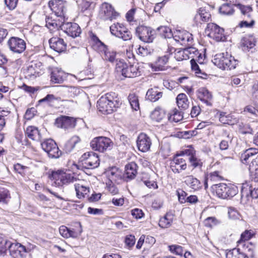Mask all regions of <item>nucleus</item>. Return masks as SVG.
<instances>
[{"mask_svg": "<svg viewBox=\"0 0 258 258\" xmlns=\"http://www.w3.org/2000/svg\"><path fill=\"white\" fill-rule=\"evenodd\" d=\"M99 16L103 20L111 21L116 19L119 16V14L115 11L110 4L104 3L100 7Z\"/></svg>", "mask_w": 258, "mask_h": 258, "instance_id": "obj_9", "label": "nucleus"}, {"mask_svg": "<svg viewBox=\"0 0 258 258\" xmlns=\"http://www.w3.org/2000/svg\"><path fill=\"white\" fill-rule=\"evenodd\" d=\"M50 47L58 53L64 51L66 49L67 44L63 39L59 37H52L49 40Z\"/></svg>", "mask_w": 258, "mask_h": 258, "instance_id": "obj_22", "label": "nucleus"}, {"mask_svg": "<svg viewBox=\"0 0 258 258\" xmlns=\"http://www.w3.org/2000/svg\"><path fill=\"white\" fill-rule=\"evenodd\" d=\"M48 5L54 13L66 16V4L63 0H51L49 2Z\"/></svg>", "mask_w": 258, "mask_h": 258, "instance_id": "obj_19", "label": "nucleus"}, {"mask_svg": "<svg viewBox=\"0 0 258 258\" xmlns=\"http://www.w3.org/2000/svg\"><path fill=\"white\" fill-rule=\"evenodd\" d=\"M176 103L181 110H186L189 107V102L185 94L180 93L176 97Z\"/></svg>", "mask_w": 258, "mask_h": 258, "instance_id": "obj_37", "label": "nucleus"}, {"mask_svg": "<svg viewBox=\"0 0 258 258\" xmlns=\"http://www.w3.org/2000/svg\"><path fill=\"white\" fill-rule=\"evenodd\" d=\"M11 243V242L0 236V253H5L7 248H9V245Z\"/></svg>", "mask_w": 258, "mask_h": 258, "instance_id": "obj_53", "label": "nucleus"}, {"mask_svg": "<svg viewBox=\"0 0 258 258\" xmlns=\"http://www.w3.org/2000/svg\"><path fill=\"white\" fill-rule=\"evenodd\" d=\"M125 27L122 24L117 23L113 24L110 27L111 33L115 36H119L121 31L125 30Z\"/></svg>", "mask_w": 258, "mask_h": 258, "instance_id": "obj_46", "label": "nucleus"}, {"mask_svg": "<svg viewBox=\"0 0 258 258\" xmlns=\"http://www.w3.org/2000/svg\"><path fill=\"white\" fill-rule=\"evenodd\" d=\"M41 145L42 149L47 153L49 157L57 158L61 155V151L53 140L47 139L43 141Z\"/></svg>", "mask_w": 258, "mask_h": 258, "instance_id": "obj_8", "label": "nucleus"}, {"mask_svg": "<svg viewBox=\"0 0 258 258\" xmlns=\"http://www.w3.org/2000/svg\"><path fill=\"white\" fill-rule=\"evenodd\" d=\"M229 217L232 220L239 219L240 217V214L234 208H230L228 211Z\"/></svg>", "mask_w": 258, "mask_h": 258, "instance_id": "obj_62", "label": "nucleus"}, {"mask_svg": "<svg viewBox=\"0 0 258 258\" xmlns=\"http://www.w3.org/2000/svg\"><path fill=\"white\" fill-rule=\"evenodd\" d=\"M128 100L133 109L138 110L140 108L139 99L135 94H130L128 96Z\"/></svg>", "mask_w": 258, "mask_h": 258, "instance_id": "obj_47", "label": "nucleus"}, {"mask_svg": "<svg viewBox=\"0 0 258 258\" xmlns=\"http://www.w3.org/2000/svg\"><path fill=\"white\" fill-rule=\"evenodd\" d=\"M198 98L207 105L211 106L212 99L211 93L205 88H200L197 92Z\"/></svg>", "mask_w": 258, "mask_h": 258, "instance_id": "obj_26", "label": "nucleus"}, {"mask_svg": "<svg viewBox=\"0 0 258 258\" xmlns=\"http://www.w3.org/2000/svg\"><path fill=\"white\" fill-rule=\"evenodd\" d=\"M51 177L54 180V184L56 186H61L63 184L77 181L71 174L63 171L58 170L52 173Z\"/></svg>", "mask_w": 258, "mask_h": 258, "instance_id": "obj_6", "label": "nucleus"}, {"mask_svg": "<svg viewBox=\"0 0 258 258\" xmlns=\"http://www.w3.org/2000/svg\"><path fill=\"white\" fill-rule=\"evenodd\" d=\"M116 37L119 38H121L124 41H127L131 39L132 35L128 29L125 27V30H123L122 31H121L120 35L117 36Z\"/></svg>", "mask_w": 258, "mask_h": 258, "instance_id": "obj_57", "label": "nucleus"}, {"mask_svg": "<svg viewBox=\"0 0 258 258\" xmlns=\"http://www.w3.org/2000/svg\"><path fill=\"white\" fill-rule=\"evenodd\" d=\"M244 248L245 252H247V255L251 257L254 256L255 245L251 242H247L244 245Z\"/></svg>", "mask_w": 258, "mask_h": 258, "instance_id": "obj_52", "label": "nucleus"}, {"mask_svg": "<svg viewBox=\"0 0 258 258\" xmlns=\"http://www.w3.org/2000/svg\"><path fill=\"white\" fill-rule=\"evenodd\" d=\"M83 167L87 169H94L99 165V159L97 154L94 152L84 153L82 157Z\"/></svg>", "mask_w": 258, "mask_h": 258, "instance_id": "obj_11", "label": "nucleus"}, {"mask_svg": "<svg viewBox=\"0 0 258 258\" xmlns=\"http://www.w3.org/2000/svg\"><path fill=\"white\" fill-rule=\"evenodd\" d=\"M9 250L10 255L14 258H23L28 252L25 246L19 243H12L9 245Z\"/></svg>", "mask_w": 258, "mask_h": 258, "instance_id": "obj_14", "label": "nucleus"}, {"mask_svg": "<svg viewBox=\"0 0 258 258\" xmlns=\"http://www.w3.org/2000/svg\"><path fill=\"white\" fill-rule=\"evenodd\" d=\"M11 199L9 191L5 188L0 187V203L7 204Z\"/></svg>", "mask_w": 258, "mask_h": 258, "instance_id": "obj_49", "label": "nucleus"}, {"mask_svg": "<svg viewBox=\"0 0 258 258\" xmlns=\"http://www.w3.org/2000/svg\"><path fill=\"white\" fill-rule=\"evenodd\" d=\"M26 135L30 139L39 141L41 139V135L38 128L34 126H28L25 131Z\"/></svg>", "mask_w": 258, "mask_h": 258, "instance_id": "obj_33", "label": "nucleus"}, {"mask_svg": "<svg viewBox=\"0 0 258 258\" xmlns=\"http://www.w3.org/2000/svg\"><path fill=\"white\" fill-rule=\"evenodd\" d=\"M131 213L133 216L137 219L142 218L144 215L142 210L137 208L132 210Z\"/></svg>", "mask_w": 258, "mask_h": 258, "instance_id": "obj_64", "label": "nucleus"}, {"mask_svg": "<svg viewBox=\"0 0 258 258\" xmlns=\"http://www.w3.org/2000/svg\"><path fill=\"white\" fill-rule=\"evenodd\" d=\"M64 72L57 68H54L51 72V81L54 83H61L63 81Z\"/></svg>", "mask_w": 258, "mask_h": 258, "instance_id": "obj_34", "label": "nucleus"}, {"mask_svg": "<svg viewBox=\"0 0 258 258\" xmlns=\"http://www.w3.org/2000/svg\"><path fill=\"white\" fill-rule=\"evenodd\" d=\"M212 61L215 66L222 70L235 69L238 64V61L227 52L216 54Z\"/></svg>", "mask_w": 258, "mask_h": 258, "instance_id": "obj_2", "label": "nucleus"}, {"mask_svg": "<svg viewBox=\"0 0 258 258\" xmlns=\"http://www.w3.org/2000/svg\"><path fill=\"white\" fill-rule=\"evenodd\" d=\"M258 160L252 159L249 165L248 169L251 176L256 179H258Z\"/></svg>", "mask_w": 258, "mask_h": 258, "instance_id": "obj_45", "label": "nucleus"}, {"mask_svg": "<svg viewBox=\"0 0 258 258\" xmlns=\"http://www.w3.org/2000/svg\"><path fill=\"white\" fill-rule=\"evenodd\" d=\"M40 66V62L38 63L32 62L29 64L24 72L26 77L33 79L41 75Z\"/></svg>", "mask_w": 258, "mask_h": 258, "instance_id": "obj_21", "label": "nucleus"}, {"mask_svg": "<svg viewBox=\"0 0 258 258\" xmlns=\"http://www.w3.org/2000/svg\"><path fill=\"white\" fill-rule=\"evenodd\" d=\"M162 96V92L159 91L156 88L149 89L146 93L147 99L152 102L158 100Z\"/></svg>", "mask_w": 258, "mask_h": 258, "instance_id": "obj_38", "label": "nucleus"}, {"mask_svg": "<svg viewBox=\"0 0 258 258\" xmlns=\"http://www.w3.org/2000/svg\"><path fill=\"white\" fill-rule=\"evenodd\" d=\"M60 234L65 238L70 237L76 238L78 233L74 229H70L64 225L60 226L59 228Z\"/></svg>", "mask_w": 258, "mask_h": 258, "instance_id": "obj_39", "label": "nucleus"}, {"mask_svg": "<svg viewBox=\"0 0 258 258\" xmlns=\"http://www.w3.org/2000/svg\"><path fill=\"white\" fill-rule=\"evenodd\" d=\"M174 57L178 61L188 59V56L185 53V48L183 49L176 50L174 54Z\"/></svg>", "mask_w": 258, "mask_h": 258, "instance_id": "obj_55", "label": "nucleus"}, {"mask_svg": "<svg viewBox=\"0 0 258 258\" xmlns=\"http://www.w3.org/2000/svg\"><path fill=\"white\" fill-rule=\"evenodd\" d=\"M55 124L57 127L68 129L74 127L76 125V122L73 117L61 116L56 119Z\"/></svg>", "mask_w": 258, "mask_h": 258, "instance_id": "obj_20", "label": "nucleus"}, {"mask_svg": "<svg viewBox=\"0 0 258 258\" xmlns=\"http://www.w3.org/2000/svg\"><path fill=\"white\" fill-rule=\"evenodd\" d=\"M239 9L243 17V20L254 19L253 10L249 6L238 5Z\"/></svg>", "mask_w": 258, "mask_h": 258, "instance_id": "obj_35", "label": "nucleus"}, {"mask_svg": "<svg viewBox=\"0 0 258 258\" xmlns=\"http://www.w3.org/2000/svg\"><path fill=\"white\" fill-rule=\"evenodd\" d=\"M119 98L114 92H109L102 96L97 101V108L103 114H111L120 105Z\"/></svg>", "mask_w": 258, "mask_h": 258, "instance_id": "obj_1", "label": "nucleus"}, {"mask_svg": "<svg viewBox=\"0 0 258 258\" xmlns=\"http://www.w3.org/2000/svg\"><path fill=\"white\" fill-rule=\"evenodd\" d=\"M90 146L94 150L103 153L111 150L113 143L109 138L101 136L94 138L90 142Z\"/></svg>", "mask_w": 258, "mask_h": 258, "instance_id": "obj_4", "label": "nucleus"}, {"mask_svg": "<svg viewBox=\"0 0 258 258\" xmlns=\"http://www.w3.org/2000/svg\"><path fill=\"white\" fill-rule=\"evenodd\" d=\"M66 16L54 14V15L48 17L46 19V26L52 30L54 29H62V26L65 24Z\"/></svg>", "mask_w": 258, "mask_h": 258, "instance_id": "obj_12", "label": "nucleus"}, {"mask_svg": "<svg viewBox=\"0 0 258 258\" xmlns=\"http://www.w3.org/2000/svg\"><path fill=\"white\" fill-rule=\"evenodd\" d=\"M8 45L11 50L14 52L20 53L26 49L25 41L19 37H12L8 41Z\"/></svg>", "mask_w": 258, "mask_h": 258, "instance_id": "obj_16", "label": "nucleus"}, {"mask_svg": "<svg viewBox=\"0 0 258 258\" xmlns=\"http://www.w3.org/2000/svg\"><path fill=\"white\" fill-rule=\"evenodd\" d=\"M207 35L216 41H223L225 39L224 29L214 23H209L206 29Z\"/></svg>", "mask_w": 258, "mask_h": 258, "instance_id": "obj_7", "label": "nucleus"}, {"mask_svg": "<svg viewBox=\"0 0 258 258\" xmlns=\"http://www.w3.org/2000/svg\"><path fill=\"white\" fill-rule=\"evenodd\" d=\"M207 177L208 179H209L211 182L219 181L222 179V177L219 175L218 171H214L210 173L207 175Z\"/></svg>", "mask_w": 258, "mask_h": 258, "instance_id": "obj_61", "label": "nucleus"}, {"mask_svg": "<svg viewBox=\"0 0 258 258\" xmlns=\"http://www.w3.org/2000/svg\"><path fill=\"white\" fill-rule=\"evenodd\" d=\"M102 50L103 51L102 57L104 60L109 61L111 63H113L114 62V61H116V62L117 61H119L117 60V59H116V51L108 49L106 45L104 47L102 48Z\"/></svg>", "mask_w": 258, "mask_h": 258, "instance_id": "obj_36", "label": "nucleus"}, {"mask_svg": "<svg viewBox=\"0 0 258 258\" xmlns=\"http://www.w3.org/2000/svg\"><path fill=\"white\" fill-rule=\"evenodd\" d=\"M165 116L164 110L160 108H156L151 114V118L157 122L160 121Z\"/></svg>", "mask_w": 258, "mask_h": 258, "instance_id": "obj_44", "label": "nucleus"}, {"mask_svg": "<svg viewBox=\"0 0 258 258\" xmlns=\"http://www.w3.org/2000/svg\"><path fill=\"white\" fill-rule=\"evenodd\" d=\"M219 223L215 217H208L204 221V225L206 227H212Z\"/></svg>", "mask_w": 258, "mask_h": 258, "instance_id": "obj_60", "label": "nucleus"}, {"mask_svg": "<svg viewBox=\"0 0 258 258\" xmlns=\"http://www.w3.org/2000/svg\"><path fill=\"white\" fill-rule=\"evenodd\" d=\"M170 250L173 252L175 253L176 254L182 255L184 253V250L182 247V246L177 245H172L169 246Z\"/></svg>", "mask_w": 258, "mask_h": 258, "instance_id": "obj_59", "label": "nucleus"}, {"mask_svg": "<svg viewBox=\"0 0 258 258\" xmlns=\"http://www.w3.org/2000/svg\"><path fill=\"white\" fill-rule=\"evenodd\" d=\"M81 141L80 138L77 136H73L64 146V150L67 153L71 152L75 148L76 145L80 143Z\"/></svg>", "mask_w": 258, "mask_h": 258, "instance_id": "obj_40", "label": "nucleus"}, {"mask_svg": "<svg viewBox=\"0 0 258 258\" xmlns=\"http://www.w3.org/2000/svg\"><path fill=\"white\" fill-rule=\"evenodd\" d=\"M255 25L254 19L243 20L238 24L240 28H252Z\"/></svg>", "mask_w": 258, "mask_h": 258, "instance_id": "obj_54", "label": "nucleus"}, {"mask_svg": "<svg viewBox=\"0 0 258 258\" xmlns=\"http://www.w3.org/2000/svg\"><path fill=\"white\" fill-rule=\"evenodd\" d=\"M115 69L117 72L121 73L122 75L126 78H135L140 75L137 66H128L123 60L117 61Z\"/></svg>", "mask_w": 258, "mask_h": 258, "instance_id": "obj_5", "label": "nucleus"}, {"mask_svg": "<svg viewBox=\"0 0 258 258\" xmlns=\"http://www.w3.org/2000/svg\"><path fill=\"white\" fill-rule=\"evenodd\" d=\"M253 235L254 233L253 231L246 230L241 234L240 239L238 242L247 241L252 238Z\"/></svg>", "mask_w": 258, "mask_h": 258, "instance_id": "obj_56", "label": "nucleus"}, {"mask_svg": "<svg viewBox=\"0 0 258 258\" xmlns=\"http://www.w3.org/2000/svg\"><path fill=\"white\" fill-rule=\"evenodd\" d=\"M255 149H248L241 155V161L243 164H247L253 159L252 157L256 154Z\"/></svg>", "mask_w": 258, "mask_h": 258, "instance_id": "obj_42", "label": "nucleus"}, {"mask_svg": "<svg viewBox=\"0 0 258 258\" xmlns=\"http://www.w3.org/2000/svg\"><path fill=\"white\" fill-rule=\"evenodd\" d=\"M96 6L95 3L92 0H82L80 4L81 11L85 15H90Z\"/></svg>", "mask_w": 258, "mask_h": 258, "instance_id": "obj_29", "label": "nucleus"}, {"mask_svg": "<svg viewBox=\"0 0 258 258\" xmlns=\"http://www.w3.org/2000/svg\"><path fill=\"white\" fill-rule=\"evenodd\" d=\"M183 182L194 190H197L201 188V183L199 180L192 175H187L183 178Z\"/></svg>", "mask_w": 258, "mask_h": 258, "instance_id": "obj_28", "label": "nucleus"}, {"mask_svg": "<svg viewBox=\"0 0 258 258\" xmlns=\"http://www.w3.org/2000/svg\"><path fill=\"white\" fill-rule=\"evenodd\" d=\"M168 119L171 122H177L183 118V113L175 108L169 114Z\"/></svg>", "mask_w": 258, "mask_h": 258, "instance_id": "obj_43", "label": "nucleus"}, {"mask_svg": "<svg viewBox=\"0 0 258 258\" xmlns=\"http://www.w3.org/2000/svg\"><path fill=\"white\" fill-rule=\"evenodd\" d=\"M241 192L242 198L244 197L248 198L249 196L254 199L258 198V188H252L246 183L242 184Z\"/></svg>", "mask_w": 258, "mask_h": 258, "instance_id": "obj_25", "label": "nucleus"}, {"mask_svg": "<svg viewBox=\"0 0 258 258\" xmlns=\"http://www.w3.org/2000/svg\"><path fill=\"white\" fill-rule=\"evenodd\" d=\"M173 215L171 213H167L165 215L160 218L159 221V226L162 228L170 227L173 221Z\"/></svg>", "mask_w": 258, "mask_h": 258, "instance_id": "obj_41", "label": "nucleus"}, {"mask_svg": "<svg viewBox=\"0 0 258 258\" xmlns=\"http://www.w3.org/2000/svg\"><path fill=\"white\" fill-rule=\"evenodd\" d=\"M210 18L211 14L209 12L204 8H200L196 14L194 19L196 22L201 23L209 21Z\"/></svg>", "mask_w": 258, "mask_h": 258, "instance_id": "obj_31", "label": "nucleus"}, {"mask_svg": "<svg viewBox=\"0 0 258 258\" xmlns=\"http://www.w3.org/2000/svg\"><path fill=\"white\" fill-rule=\"evenodd\" d=\"M182 155H181V153L179 155H176L173 159L171 166L172 170L174 173H179L187 168L185 160L180 157Z\"/></svg>", "mask_w": 258, "mask_h": 258, "instance_id": "obj_18", "label": "nucleus"}, {"mask_svg": "<svg viewBox=\"0 0 258 258\" xmlns=\"http://www.w3.org/2000/svg\"><path fill=\"white\" fill-rule=\"evenodd\" d=\"M219 11L221 14L225 15H231L234 12L233 6L228 4L222 5L219 8Z\"/></svg>", "mask_w": 258, "mask_h": 258, "instance_id": "obj_48", "label": "nucleus"}, {"mask_svg": "<svg viewBox=\"0 0 258 258\" xmlns=\"http://www.w3.org/2000/svg\"><path fill=\"white\" fill-rule=\"evenodd\" d=\"M181 155L188 157V160L190 165L193 168L201 169L203 166V162L201 159L196 156V151L193 148L185 149L181 152Z\"/></svg>", "mask_w": 258, "mask_h": 258, "instance_id": "obj_13", "label": "nucleus"}, {"mask_svg": "<svg viewBox=\"0 0 258 258\" xmlns=\"http://www.w3.org/2000/svg\"><path fill=\"white\" fill-rule=\"evenodd\" d=\"M212 189L215 192L217 196L221 199H225L229 197H233L235 196L238 189L236 186L233 185H227L225 183L213 184Z\"/></svg>", "mask_w": 258, "mask_h": 258, "instance_id": "obj_3", "label": "nucleus"}, {"mask_svg": "<svg viewBox=\"0 0 258 258\" xmlns=\"http://www.w3.org/2000/svg\"><path fill=\"white\" fill-rule=\"evenodd\" d=\"M136 142L138 150L142 152L149 151L152 145L151 138L147 134L143 133L139 134Z\"/></svg>", "mask_w": 258, "mask_h": 258, "instance_id": "obj_15", "label": "nucleus"}, {"mask_svg": "<svg viewBox=\"0 0 258 258\" xmlns=\"http://www.w3.org/2000/svg\"><path fill=\"white\" fill-rule=\"evenodd\" d=\"M136 33L140 40L150 43L154 39L155 31L151 27L140 26L136 29Z\"/></svg>", "mask_w": 258, "mask_h": 258, "instance_id": "obj_10", "label": "nucleus"}, {"mask_svg": "<svg viewBox=\"0 0 258 258\" xmlns=\"http://www.w3.org/2000/svg\"><path fill=\"white\" fill-rule=\"evenodd\" d=\"M61 30L68 35L73 38L78 36L81 33V29L76 23H65L62 26Z\"/></svg>", "mask_w": 258, "mask_h": 258, "instance_id": "obj_23", "label": "nucleus"}, {"mask_svg": "<svg viewBox=\"0 0 258 258\" xmlns=\"http://www.w3.org/2000/svg\"><path fill=\"white\" fill-rule=\"evenodd\" d=\"M168 61L167 55L159 57L154 63L152 64V68L155 71H163L166 70V64Z\"/></svg>", "mask_w": 258, "mask_h": 258, "instance_id": "obj_32", "label": "nucleus"}, {"mask_svg": "<svg viewBox=\"0 0 258 258\" xmlns=\"http://www.w3.org/2000/svg\"><path fill=\"white\" fill-rule=\"evenodd\" d=\"M160 31L161 35L165 38H171L173 37L174 34L172 33L171 30L166 27L161 26L158 28Z\"/></svg>", "mask_w": 258, "mask_h": 258, "instance_id": "obj_51", "label": "nucleus"}, {"mask_svg": "<svg viewBox=\"0 0 258 258\" xmlns=\"http://www.w3.org/2000/svg\"><path fill=\"white\" fill-rule=\"evenodd\" d=\"M116 37L119 38H121L124 41H127L131 39L132 35L128 29L125 27V30H123L122 31H121L120 35L117 36Z\"/></svg>", "mask_w": 258, "mask_h": 258, "instance_id": "obj_58", "label": "nucleus"}, {"mask_svg": "<svg viewBox=\"0 0 258 258\" xmlns=\"http://www.w3.org/2000/svg\"><path fill=\"white\" fill-rule=\"evenodd\" d=\"M173 39L182 45H188L191 44L193 38L192 35L185 30H176Z\"/></svg>", "mask_w": 258, "mask_h": 258, "instance_id": "obj_17", "label": "nucleus"}, {"mask_svg": "<svg viewBox=\"0 0 258 258\" xmlns=\"http://www.w3.org/2000/svg\"><path fill=\"white\" fill-rule=\"evenodd\" d=\"M55 100H57V98L53 95L48 94L44 98L40 99L39 103L47 102L49 105H51V103H53Z\"/></svg>", "mask_w": 258, "mask_h": 258, "instance_id": "obj_63", "label": "nucleus"}, {"mask_svg": "<svg viewBox=\"0 0 258 258\" xmlns=\"http://www.w3.org/2000/svg\"><path fill=\"white\" fill-rule=\"evenodd\" d=\"M137 165L136 163L132 162L125 166V170L123 174L125 179L132 180L136 176L137 173Z\"/></svg>", "mask_w": 258, "mask_h": 258, "instance_id": "obj_27", "label": "nucleus"}, {"mask_svg": "<svg viewBox=\"0 0 258 258\" xmlns=\"http://www.w3.org/2000/svg\"><path fill=\"white\" fill-rule=\"evenodd\" d=\"M242 49L245 51H248L255 46V42L252 38H244L242 42Z\"/></svg>", "mask_w": 258, "mask_h": 258, "instance_id": "obj_50", "label": "nucleus"}, {"mask_svg": "<svg viewBox=\"0 0 258 258\" xmlns=\"http://www.w3.org/2000/svg\"><path fill=\"white\" fill-rule=\"evenodd\" d=\"M78 181V182L75 183L74 186L77 197L78 198L81 199L85 198V195L89 192V188L82 184L83 181L79 180Z\"/></svg>", "mask_w": 258, "mask_h": 258, "instance_id": "obj_30", "label": "nucleus"}, {"mask_svg": "<svg viewBox=\"0 0 258 258\" xmlns=\"http://www.w3.org/2000/svg\"><path fill=\"white\" fill-rule=\"evenodd\" d=\"M185 49L188 59L191 58V59H196L199 63H204L205 55H203L202 53H199L196 48L190 46L185 48Z\"/></svg>", "mask_w": 258, "mask_h": 258, "instance_id": "obj_24", "label": "nucleus"}]
</instances>
